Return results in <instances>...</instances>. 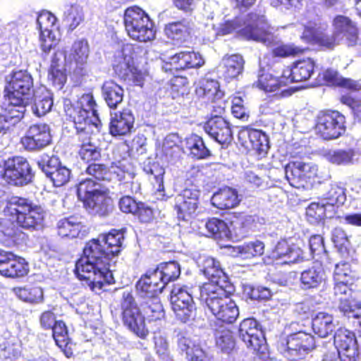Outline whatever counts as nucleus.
Listing matches in <instances>:
<instances>
[{
    "label": "nucleus",
    "mask_w": 361,
    "mask_h": 361,
    "mask_svg": "<svg viewBox=\"0 0 361 361\" xmlns=\"http://www.w3.org/2000/svg\"><path fill=\"white\" fill-rule=\"evenodd\" d=\"M124 238L123 231L113 228L85 243L82 256L75 262L74 272L91 291L102 290L115 283L111 264L121 253Z\"/></svg>",
    "instance_id": "nucleus-1"
},
{
    "label": "nucleus",
    "mask_w": 361,
    "mask_h": 361,
    "mask_svg": "<svg viewBox=\"0 0 361 361\" xmlns=\"http://www.w3.org/2000/svg\"><path fill=\"white\" fill-rule=\"evenodd\" d=\"M233 287L227 283L224 287L212 283H203L200 287V298L220 323L233 324L239 317V310L231 298Z\"/></svg>",
    "instance_id": "nucleus-2"
},
{
    "label": "nucleus",
    "mask_w": 361,
    "mask_h": 361,
    "mask_svg": "<svg viewBox=\"0 0 361 361\" xmlns=\"http://www.w3.org/2000/svg\"><path fill=\"white\" fill-rule=\"evenodd\" d=\"M4 214L8 219L23 228H36L43 224L46 212L28 199L13 197L8 202Z\"/></svg>",
    "instance_id": "nucleus-3"
},
{
    "label": "nucleus",
    "mask_w": 361,
    "mask_h": 361,
    "mask_svg": "<svg viewBox=\"0 0 361 361\" xmlns=\"http://www.w3.org/2000/svg\"><path fill=\"white\" fill-rule=\"evenodd\" d=\"M123 25L133 40L148 42L156 37V28L148 13L137 6L128 7L123 13Z\"/></svg>",
    "instance_id": "nucleus-4"
},
{
    "label": "nucleus",
    "mask_w": 361,
    "mask_h": 361,
    "mask_svg": "<svg viewBox=\"0 0 361 361\" xmlns=\"http://www.w3.org/2000/svg\"><path fill=\"white\" fill-rule=\"evenodd\" d=\"M3 94L4 97H8L16 104H32L35 89L31 74L26 70L12 71L6 80Z\"/></svg>",
    "instance_id": "nucleus-5"
},
{
    "label": "nucleus",
    "mask_w": 361,
    "mask_h": 361,
    "mask_svg": "<svg viewBox=\"0 0 361 361\" xmlns=\"http://www.w3.org/2000/svg\"><path fill=\"white\" fill-rule=\"evenodd\" d=\"M121 317L124 326L137 337L145 339L149 335L145 317L130 291H124L120 302Z\"/></svg>",
    "instance_id": "nucleus-6"
},
{
    "label": "nucleus",
    "mask_w": 361,
    "mask_h": 361,
    "mask_svg": "<svg viewBox=\"0 0 361 361\" xmlns=\"http://www.w3.org/2000/svg\"><path fill=\"white\" fill-rule=\"evenodd\" d=\"M97 102L92 92L82 94L73 103L65 105V113L68 119L74 123V128L95 127L99 128L101 123L92 122L90 115L98 118Z\"/></svg>",
    "instance_id": "nucleus-7"
},
{
    "label": "nucleus",
    "mask_w": 361,
    "mask_h": 361,
    "mask_svg": "<svg viewBox=\"0 0 361 361\" xmlns=\"http://www.w3.org/2000/svg\"><path fill=\"white\" fill-rule=\"evenodd\" d=\"M35 173L27 159L22 156L8 157L0 165V178L14 186H24L32 182Z\"/></svg>",
    "instance_id": "nucleus-8"
},
{
    "label": "nucleus",
    "mask_w": 361,
    "mask_h": 361,
    "mask_svg": "<svg viewBox=\"0 0 361 361\" xmlns=\"http://www.w3.org/2000/svg\"><path fill=\"white\" fill-rule=\"evenodd\" d=\"M315 348L313 336L304 331L289 335L286 343L280 345L283 355L290 360H299L305 358Z\"/></svg>",
    "instance_id": "nucleus-9"
},
{
    "label": "nucleus",
    "mask_w": 361,
    "mask_h": 361,
    "mask_svg": "<svg viewBox=\"0 0 361 361\" xmlns=\"http://www.w3.org/2000/svg\"><path fill=\"white\" fill-rule=\"evenodd\" d=\"M345 117L338 111L320 112L316 131L324 140L336 139L345 132Z\"/></svg>",
    "instance_id": "nucleus-10"
},
{
    "label": "nucleus",
    "mask_w": 361,
    "mask_h": 361,
    "mask_svg": "<svg viewBox=\"0 0 361 361\" xmlns=\"http://www.w3.org/2000/svg\"><path fill=\"white\" fill-rule=\"evenodd\" d=\"M75 128V139L78 148V154L86 163L99 161L102 158V149L93 142V129L95 127Z\"/></svg>",
    "instance_id": "nucleus-11"
},
{
    "label": "nucleus",
    "mask_w": 361,
    "mask_h": 361,
    "mask_svg": "<svg viewBox=\"0 0 361 361\" xmlns=\"http://www.w3.org/2000/svg\"><path fill=\"white\" fill-rule=\"evenodd\" d=\"M57 21L56 17L48 11H41L37 18L39 30V43L42 53L47 56L57 44V39L53 33V27Z\"/></svg>",
    "instance_id": "nucleus-12"
},
{
    "label": "nucleus",
    "mask_w": 361,
    "mask_h": 361,
    "mask_svg": "<svg viewBox=\"0 0 361 361\" xmlns=\"http://www.w3.org/2000/svg\"><path fill=\"white\" fill-rule=\"evenodd\" d=\"M200 204V191L185 188L176 197L174 209L179 220L188 221L197 214Z\"/></svg>",
    "instance_id": "nucleus-13"
},
{
    "label": "nucleus",
    "mask_w": 361,
    "mask_h": 361,
    "mask_svg": "<svg viewBox=\"0 0 361 361\" xmlns=\"http://www.w3.org/2000/svg\"><path fill=\"white\" fill-rule=\"evenodd\" d=\"M203 129L216 142L227 147L233 137L231 125L221 116H212L203 125Z\"/></svg>",
    "instance_id": "nucleus-14"
},
{
    "label": "nucleus",
    "mask_w": 361,
    "mask_h": 361,
    "mask_svg": "<svg viewBox=\"0 0 361 361\" xmlns=\"http://www.w3.org/2000/svg\"><path fill=\"white\" fill-rule=\"evenodd\" d=\"M51 142V135L48 125L37 123L31 125L25 135L21 138V143L29 151H37L44 148Z\"/></svg>",
    "instance_id": "nucleus-15"
},
{
    "label": "nucleus",
    "mask_w": 361,
    "mask_h": 361,
    "mask_svg": "<svg viewBox=\"0 0 361 361\" xmlns=\"http://www.w3.org/2000/svg\"><path fill=\"white\" fill-rule=\"evenodd\" d=\"M204 64L202 56L195 51H180L170 56L164 61L162 68L165 72L184 71L190 68H199Z\"/></svg>",
    "instance_id": "nucleus-16"
},
{
    "label": "nucleus",
    "mask_w": 361,
    "mask_h": 361,
    "mask_svg": "<svg viewBox=\"0 0 361 361\" xmlns=\"http://www.w3.org/2000/svg\"><path fill=\"white\" fill-rule=\"evenodd\" d=\"M28 271V264L23 258L0 250V275L11 279L21 278Z\"/></svg>",
    "instance_id": "nucleus-17"
},
{
    "label": "nucleus",
    "mask_w": 361,
    "mask_h": 361,
    "mask_svg": "<svg viewBox=\"0 0 361 361\" xmlns=\"http://www.w3.org/2000/svg\"><path fill=\"white\" fill-rule=\"evenodd\" d=\"M286 178L290 185L300 188L302 182L311 179L317 174V167L310 163L296 161L289 162L285 168Z\"/></svg>",
    "instance_id": "nucleus-18"
},
{
    "label": "nucleus",
    "mask_w": 361,
    "mask_h": 361,
    "mask_svg": "<svg viewBox=\"0 0 361 361\" xmlns=\"http://www.w3.org/2000/svg\"><path fill=\"white\" fill-rule=\"evenodd\" d=\"M171 302L177 320L185 323L190 319L192 297L185 289L174 287L171 290Z\"/></svg>",
    "instance_id": "nucleus-19"
},
{
    "label": "nucleus",
    "mask_w": 361,
    "mask_h": 361,
    "mask_svg": "<svg viewBox=\"0 0 361 361\" xmlns=\"http://www.w3.org/2000/svg\"><path fill=\"white\" fill-rule=\"evenodd\" d=\"M300 39L306 43L316 44L329 49H333L341 42L334 32L331 35L325 33L320 27L312 23L304 25Z\"/></svg>",
    "instance_id": "nucleus-20"
},
{
    "label": "nucleus",
    "mask_w": 361,
    "mask_h": 361,
    "mask_svg": "<svg viewBox=\"0 0 361 361\" xmlns=\"http://www.w3.org/2000/svg\"><path fill=\"white\" fill-rule=\"evenodd\" d=\"M250 39L270 46L274 41V27L262 13H250Z\"/></svg>",
    "instance_id": "nucleus-21"
},
{
    "label": "nucleus",
    "mask_w": 361,
    "mask_h": 361,
    "mask_svg": "<svg viewBox=\"0 0 361 361\" xmlns=\"http://www.w3.org/2000/svg\"><path fill=\"white\" fill-rule=\"evenodd\" d=\"M135 117L130 109H123L111 115L109 133L113 137H124L134 131Z\"/></svg>",
    "instance_id": "nucleus-22"
},
{
    "label": "nucleus",
    "mask_w": 361,
    "mask_h": 361,
    "mask_svg": "<svg viewBox=\"0 0 361 361\" xmlns=\"http://www.w3.org/2000/svg\"><path fill=\"white\" fill-rule=\"evenodd\" d=\"M166 286L156 268L147 270L136 283L137 290L147 298L157 297Z\"/></svg>",
    "instance_id": "nucleus-23"
},
{
    "label": "nucleus",
    "mask_w": 361,
    "mask_h": 361,
    "mask_svg": "<svg viewBox=\"0 0 361 361\" xmlns=\"http://www.w3.org/2000/svg\"><path fill=\"white\" fill-rule=\"evenodd\" d=\"M197 98L204 103H212L221 99L224 93L220 90L219 82L215 79L201 78L195 90Z\"/></svg>",
    "instance_id": "nucleus-24"
},
{
    "label": "nucleus",
    "mask_w": 361,
    "mask_h": 361,
    "mask_svg": "<svg viewBox=\"0 0 361 361\" xmlns=\"http://www.w3.org/2000/svg\"><path fill=\"white\" fill-rule=\"evenodd\" d=\"M334 32L341 42L348 46H354L357 41V28L352 20L343 16H336L333 21Z\"/></svg>",
    "instance_id": "nucleus-25"
},
{
    "label": "nucleus",
    "mask_w": 361,
    "mask_h": 361,
    "mask_svg": "<svg viewBox=\"0 0 361 361\" xmlns=\"http://www.w3.org/2000/svg\"><path fill=\"white\" fill-rule=\"evenodd\" d=\"M302 250L295 245H289L285 240L277 243L271 252V257L274 259H281L283 264H293L302 258Z\"/></svg>",
    "instance_id": "nucleus-26"
},
{
    "label": "nucleus",
    "mask_w": 361,
    "mask_h": 361,
    "mask_svg": "<svg viewBox=\"0 0 361 361\" xmlns=\"http://www.w3.org/2000/svg\"><path fill=\"white\" fill-rule=\"evenodd\" d=\"M314 61L310 59H305L296 61L291 68L284 70V77L289 78V83L302 82L310 78L314 73Z\"/></svg>",
    "instance_id": "nucleus-27"
},
{
    "label": "nucleus",
    "mask_w": 361,
    "mask_h": 361,
    "mask_svg": "<svg viewBox=\"0 0 361 361\" xmlns=\"http://www.w3.org/2000/svg\"><path fill=\"white\" fill-rule=\"evenodd\" d=\"M236 32L238 36L248 39V18L247 15L240 14L233 19L227 20L220 23L217 35L224 36Z\"/></svg>",
    "instance_id": "nucleus-28"
},
{
    "label": "nucleus",
    "mask_w": 361,
    "mask_h": 361,
    "mask_svg": "<svg viewBox=\"0 0 361 361\" xmlns=\"http://www.w3.org/2000/svg\"><path fill=\"white\" fill-rule=\"evenodd\" d=\"M56 345L61 349L64 355L68 357H73V343L68 334V327L63 320H58L50 329Z\"/></svg>",
    "instance_id": "nucleus-29"
},
{
    "label": "nucleus",
    "mask_w": 361,
    "mask_h": 361,
    "mask_svg": "<svg viewBox=\"0 0 361 361\" xmlns=\"http://www.w3.org/2000/svg\"><path fill=\"white\" fill-rule=\"evenodd\" d=\"M192 23L183 18L167 23L164 27L166 36L177 42H185L190 38Z\"/></svg>",
    "instance_id": "nucleus-30"
},
{
    "label": "nucleus",
    "mask_w": 361,
    "mask_h": 361,
    "mask_svg": "<svg viewBox=\"0 0 361 361\" xmlns=\"http://www.w3.org/2000/svg\"><path fill=\"white\" fill-rule=\"evenodd\" d=\"M84 207L87 209L92 210L95 214L101 216H106L112 212L114 209L113 199L106 192L100 190L93 195L85 203Z\"/></svg>",
    "instance_id": "nucleus-31"
},
{
    "label": "nucleus",
    "mask_w": 361,
    "mask_h": 361,
    "mask_svg": "<svg viewBox=\"0 0 361 361\" xmlns=\"http://www.w3.org/2000/svg\"><path fill=\"white\" fill-rule=\"evenodd\" d=\"M211 201L214 207L226 210L235 207L239 204L240 199L235 190L225 187L216 192Z\"/></svg>",
    "instance_id": "nucleus-32"
},
{
    "label": "nucleus",
    "mask_w": 361,
    "mask_h": 361,
    "mask_svg": "<svg viewBox=\"0 0 361 361\" xmlns=\"http://www.w3.org/2000/svg\"><path fill=\"white\" fill-rule=\"evenodd\" d=\"M337 326L332 314L320 312L315 314L312 320V327L315 334L321 338L331 335Z\"/></svg>",
    "instance_id": "nucleus-33"
},
{
    "label": "nucleus",
    "mask_w": 361,
    "mask_h": 361,
    "mask_svg": "<svg viewBox=\"0 0 361 361\" xmlns=\"http://www.w3.org/2000/svg\"><path fill=\"white\" fill-rule=\"evenodd\" d=\"M300 280L302 289L317 288L325 281L324 270L321 264L314 263L301 273Z\"/></svg>",
    "instance_id": "nucleus-34"
},
{
    "label": "nucleus",
    "mask_w": 361,
    "mask_h": 361,
    "mask_svg": "<svg viewBox=\"0 0 361 361\" xmlns=\"http://www.w3.org/2000/svg\"><path fill=\"white\" fill-rule=\"evenodd\" d=\"M88 54L89 44L86 39H81L74 42L71 48V59L75 63L74 71L78 74H85V65L87 63Z\"/></svg>",
    "instance_id": "nucleus-35"
},
{
    "label": "nucleus",
    "mask_w": 361,
    "mask_h": 361,
    "mask_svg": "<svg viewBox=\"0 0 361 361\" xmlns=\"http://www.w3.org/2000/svg\"><path fill=\"white\" fill-rule=\"evenodd\" d=\"M216 348L222 353L229 355L235 349L233 332L227 327L219 326L214 331Z\"/></svg>",
    "instance_id": "nucleus-36"
},
{
    "label": "nucleus",
    "mask_w": 361,
    "mask_h": 361,
    "mask_svg": "<svg viewBox=\"0 0 361 361\" xmlns=\"http://www.w3.org/2000/svg\"><path fill=\"white\" fill-rule=\"evenodd\" d=\"M288 84L289 78L284 77V71L280 78L274 77L268 73H263L258 75V79L252 84V87H257L266 92H272Z\"/></svg>",
    "instance_id": "nucleus-37"
},
{
    "label": "nucleus",
    "mask_w": 361,
    "mask_h": 361,
    "mask_svg": "<svg viewBox=\"0 0 361 361\" xmlns=\"http://www.w3.org/2000/svg\"><path fill=\"white\" fill-rule=\"evenodd\" d=\"M185 148L190 157L197 160L206 159L212 156L210 149L203 138L197 134H191L185 139Z\"/></svg>",
    "instance_id": "nucleus-38"
},
{
    "label": "nucleus",
    "mask_w": 361,
    "mask_h": 361,
    "mask_svg": "<svg viewBox=\"0 0 361 361\" xmlns=\"http://www.w3.org/2000/svg\"><path fill=\"white\" fill-rule=\"evenodd\" d=\"M83 225L77 218L70 216L60 219L56 224L57 233L62 238L73 239L79 236Z\"/></svg>",
    "instance_id": "nucleus-39"
},
{
    "label": "nucleus",
    "mask_w": 361,
    "mask_h": 361,
    "mask_svg": "<svg viewBox=\"0 0 361 361\" xmlns=\"http://www.w3.org/2000/svg\"><path fill=\"white\" fill-rule=\"evenodd\" d=\"M103 97L110 109H115L123 99V88L114 81H105L102 87Z\"/></svg>",
    "instance_id": "nucleus-40"
},
{
    "label": "nucleus",
    "mask_w": 361,
    "mask_h": 361,
    "mask_svg": "<svg viewBox=\"0 0 361 361\" xmlns=\"http://www.w3.org/2000/svg\"><path fill=\"white\" fill-rule=\"evenodd\" d=\"M201 271L206 278L210 281L206 283L219 284V280L225 276L220 262L213 257H206L202 264Z\"/></svg>",
    "instance_id": "nucleus-41"
},
{
    "label": "nucleus",
    "mask_w": 361,
    "mask_h": 361,
    "mask_svg": "<svg viewBox=\"0 0 361 361\" xmlns=\"http://www.w3.org/2000/svg\"><path fill=\"white\" fill-rule=\"evenodd\" d=\"M13 291L20 300L26 302L37 304L44 300L43 290L38 286L15 287Z\"/></svg>",
    "instance_id": "nucleus-42"
},
{
    "label": "nucleus",
    "mask_w": 361,
    "mask_h": 361,
    "mask_svg": "<svg viewBox=\"0 0 361 361\" xmlns=\"http://www.w3.org/2000/svg\"><path fill=\"white\" fill-rule=\"evenodd\" d=\"M205 228L210 236L215 240L228 239L231 231L225 221L216 217L208 219L205 223Z\"/></svg>",
    "instance_id": "nucleus-43"
},
{
    "label": "nucleus",
    "mask_w": 361,
    "mask_h": 361,
    "mask_svg": "<svg viewBox=\"0 0 361 361\" xmlns=\"http://www.w3.org/2000/svg\"><path fill=\"white\" fill-rule=\"evenodd\" d=\"M224 76L227 80L237 78L242 73L244 67L243 57L238 54H232L224 59Z\"/></svg>",
    "instance_id": "nucleus-44"
},
{
    "label": "nucleus",
    "mask_w": 361,
    "mask_h": 361,
    "mask_svg": "<svg viewBox=\"0 0 361 361\" xmlns=\"http://www.w3.org/2000/svg\"><path fill=\"white\" fill-rule=\"evenodd\" d=\"M168 90L173 99L188 95L190 92V82L185 75H173L169 81Z\"/></svg>",
    "instance_id": "nucleus-45"
},
{
    "label": "nucleus",
    "mask_w": 361,
    "mask_h": 361,
    "mask_svg": "<svg viewBox=\"0 0 361 361\" xmlns=\"http://www.w3.org/2000/svg\"><path fill=\"white\" fill-rule=\"evenodd\" d=\"M250 141L252 143V149L258 159L264 157L269 149V140L265 133L261 130L250 129Z\"/></svg>",
    "instance_id": "nucleus-46"
},
{
    "label": "nucleus",
    "mask_w": 361,
    "mask_h": 361,
    "mask_svg": "<svg viewBox=\"0 0 361 361\" xmlns=\"http://www.w3.org/2000/svg\"><path fill=\"white\" fill-rule=\"evenodd\" d=\"M143 171L149 176H152L154 181L152 184L157 192L164 191V168L157 161H148L144 164Z\"/></svg>",
    "instance_id": "nucleus-47"
},
{
    "label": "nucleus",
    "mask_w": 361,
    "mask_h": 361,
    "mask_svg": "<svg viewBox=\"0 0 361 361\" xmlns=\"http://www.w3.org/2000/svg\"><path fill=\"white\" fill-rule=\"evenodd\" d=\"M324 79L334 85L341 86L353 91H358L361 89V85L358 81L349 78H344L338 72L333 69H327L324 73Z\"/></svg>",
    "instance_id": "nucleus-48"
},
{
    "label": "nucleus",
    "mask_w": 361,
    "mask_h": 361,
    "mask_svg": "<svg viewBox=\"0 0 361 361\" xmlns=\"http://www.w3.org/2000/svg\"><path fill=\"white\" fill-rule=\"evenodd\" d=\"M8 102L6 106L1 109L4 114L9 123L13 124L20 121L25 115L26 107L30 104L25 102L24 104H16L8 97H4Z\"/></svg>",
    "instance_id": "nucleus-49"
},
{
    "label": "nucleus",
    "mask_w": 361,
    "mask_h": 361,
    "mask_svg": "<svg viewBox=\"0 0 361 361\" xmlns=\"http://www.w3.org/2000/svg\"><path fill=\"white\" fill-rule=\"evenodd\" d=\"M142 308L149 322H156L164 317V310L158 297L148 298Z\"/></svg>",
    "instance_id": "nucleus-50"
},
{
    "label": "nucleus",
    "mask_w": 361,
    "mask_h": 361,
    "mask_svg": "<svg viewBox=\"0 0 361 361\" xmlns=\"http://www.w3.org/2000/svg\"><path fill=\"white\" fill-rule=\"evenodd\" d=\"M345 189L341 185L334 183L329 185L322 195L323 200L326 205L343 204L346 200Z\"/></svg>",
    "instance_id": "nucleus-51"
},
{
    "label": "nucleus",
    "mask_w": 361,
    "mask_h": 361,
    "mask_svg": "<svg viewBox=\"0 0 361 361\" xmlns=\"http://www.w3.org/2000/svg\"><path fill=\"white\" fill-rule=\"evenodd\" d=\"M156 269H158L166 285L178 279L180 274V265L175 261L160 263L157 266Z\"/></svg>",
    "instance_id": "nucleus-52"
},
{
    "label": "nucleus",
    "mask_w": 361,
    "mask_h": 361,
    "mask_svg": "<svg viewBox=\"0 0 361 361\" xmlns=\"http://www.w3.org/2000/svg\"><path fill=\"white\" fill-rule=\"evenodd\" d=\"M85 172L90 176L92 180L102 181H110L112 179L111 171L108 166L104 163L92 161L87 163Z\"/></svg>",
    "instance_id": "nucleus-53"
},
{
    "label": "nucleus",
    "mask_w": 361,
    "mask_h": 361,
    "mask_svg": "<svg viewBox=\"0 0 361 361\" xmlns=\"http://www.w3.org/2000/svg\"><path fill=\"white\" fill-rule=\"evenodd\" d=\"M63 21L67 25L68 31H73L84 21L82 8L77 5H70L64 12Z\"/></svg>",
    "instance_id": "nucleus-54"
},
{
    "label": "nucleus",
    "mask_w": 361,
    "mask_h": 361,
    "mask_svg": "<svg viewBox=\"0 0 361 361\" xmlns=\"http://www.w3.org/2000/svg\"><path fill=\"white\" fill-rule=\"evenodd\" d=\"M96 185V181L89 178L81 180L78 183L77 186V194L83 204L86 203L87 200L93 197V195H96V192L100 191L95 188Z\"/></svg>",
    "instance_id": "nucleus-55"
},
{
    "label": "nucleus",
    "mask_w": 361,
    "mask_h": 361,
    "mask_svg": "<svg viewBox=\"0 0 361 361\" xmlns=\"http://www.w3.org/2000/svg\"><path fill=\"white\" fill-rule=\"evenodd\" d=\"M264 252V244L263 242L256 240L252 242L250 245V254L252 255V257H258L257 262H250V267L252 266L253 267L257 268V269L261 272H265V264L264 259L261 257V256Z\"/></svg>",
    "instance_id": "nucleus-56"
},
{
    "label": "nucleus",
    "mask_w": 361,
    "mask_h": 361,
    "mask_svg": "<svg viewBox=\"0 0 361 361\" xmlns=\"http://www.w3.org/2000/svg\"><path fill=\"white\" fill-rule=\"evenodd\" d=\"M352 283V282H345V281H335V286L334 288V294L337 296H340L339 298V304L338 306V310H340V305L341 304L342 300H347L353 302L355 303L361 304V301L355 300L352 298V290L348 287V284Z\"/></svg>",
    "instance_id": "nucleus-57"
},
{
    "label": "nucleus",
    "mask_w": 361,
    "mask_h": 361,
    "mask_svg": "<svg viewBox=\"0 0 361 361\" xmlns=\"http://www.w3.org/2000/svg\"><path fill=\"white\" fill-rule=\"evenodd\" d=\"M71 170L66 166L61 165L57 169L49 173L48 178L52 181L55 187H61L66 185L71 178Z\"/></svg>",
    "instance_id": "nucleus-58"
},
{
    "label": "nucleus",
    "mask_w": 361,
    "mask_h": 361,
    "mask_svg": "<svg viewBox=\"0 0 361 361\" xmlns=\"http://www.w3.org/2000/svg\"><path fill=\"white\" fill-rule=\"evenodd\" d=\"M133 216L141 224H150L154 219V213L153 209L145 202H138V207H137L136 212Z\"/></svg>",
    "instance_id": "nucleus-59"
},
{
    "label": "nucleus",
    "mask_w": 361,
    "mask_h": 361,
    "mask_svg": "<svg viewBox=\"0 0 361 361\" xmlns=\"http://www.w3.org/2000/svg\"><path fill=\"white\" fill-rule=\"evenodd\" d=\"M48 78L51 82L53 86L59 90L62 89L67 81L66 69L49 68Z\"/></svg>",
    "instance_id": "nucleus-60"
},
{
    "label": "nucleus",
    "mask_w": 361,
    "mask_h": 361,
    "mask_svg": "<svg viewBox=\"0 0 361 361\" xmlns=\"http://www.w3.org/2000/svg\"><path fill=\"white\" fill-rule=\"evenodd\" d=\"M353 272L348 262H340L336 264L334 269V281L353 282Z\"/></svg>",
    "instance_id": "nucleus-61"
},
{
    "label": "nucleus",
    "mask_w": 361,
    "mask_h": 361,
    "mask_svg": "<svg viewBox=\"0 0 361 361\" xmlns=\"http://www.w3.org/2000/svg\"><path fill=\"white\" fill-rule=\"evenodd\" d=\"M178 336V347L186 354V357L195 353L197 349H200L189 336L180 333Z\"/></svg>",
    "instance_id": "nucleus-62"
},
{
    "label": "nucleus",
    "mask_w": 361,
    "mask_h": 361,
    "mask_svg": "<svg viewBox=\"0 0 361 361\" xmlns=\"http://www.w3.org/2000/svg\"><path fill=\"white\" fill-rule=\"evenodd\" d=\"M37 164L47 177L49 176V173H52L61 165L59 158L54 155L42 157Z\"/></svg>",
    "instance_id": "nucleus-63"
},
{
    "label": "nucleus",
    "mask_w": 361,
    "mask_h": 361,
    "mask_svg": "<svg viewBox=\"0 0 361 361\" xmlns=\"http://www.w3.org/2000/svg\"><path fill=\"white\" fill-rule=\"evenodd\" d=\"M52 106V98L49 96L44 97L35 100V105L32 107L33 113L38 117L43 116L51 111Z\"/></svg>",
    "instance_id": "nucleus-64"
}]
</instances>
